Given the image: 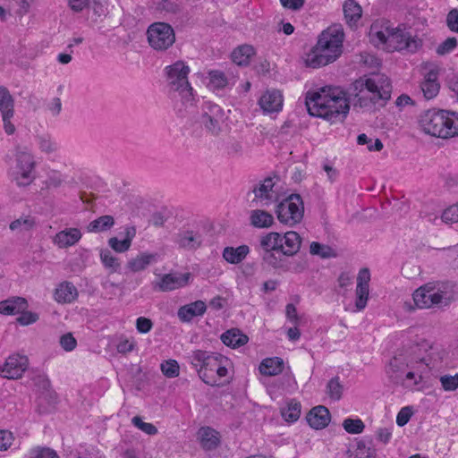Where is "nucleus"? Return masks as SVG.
I'll return each instance as SVG.
<instances>
[{"mask_svg": "<svg viewBox=\"0 0 458 458\" xmlns=\"http://www.w3.org/2000/svg\"><path fill=\"white\" fill-rule=\"evenodd\" d=\"M247 196H253L250 199L251 207L266 208L278 201L279 194L274 178L267 177L256 183Z\"/></svg>", "mask_w": 458, "mask_h": 458, "instance_id": "obj_11", "label": "nucleus"}, {"mask_svg": "<svg viewBox=\"0 0 458 458\" xmlns=\"http://www.w3.org/2000/svg\"><path fill=\"white\" fill-rule=\"evenodd\" d=\"M100 259L104 267L108 269L110 273H115L120 269L121 264L119 259L114 257L110 250H101Z\"/></svg>", "mask_w": 458, "mask_h": 458, "instance_id": "obj_41", "label": "nucleus"}, {"mask_svg": "<svg viewBox=\"0 0 458 458\" xmlns=\"http://www.w3.org/2000/svg\"><path fill=\"white\" fill-rule=\"evenodd\" d=\"M34 225V221L30 216L21 217L10 224V229L12 231L15 230H29Z\"/></svg>", "mask_w": 458, "mask_h": 458, "instance_id": "obj_52", "label": "nucleus"}, {"mask_svg": "<svg viewBox=\"0 0 458 458\" xmlns=\"http://www.w3.org/2000/svg\"><path fill=\"white\" fill-rule=\"evenodd\" d=\"M201 446L205 450L216 449L219 443L218 432L209 427H202L199 431Z\"/></svg>", "mask_w": 458, "mask_h": 458, "instance_id": "obj_27", "label": "nucleus"}, {"mask_svg": "<svg viewBox=\"0 0 458 458\" xmlns=\"http://www.w3.org/2000/svg\"><path fill=\"white\" fill-rule=\"evenodd\" d=\"M352 90L355 98L354 106L370 109L379 101L382 102L381 106H385L390 99L392 83L384 73H371L356 80L352 83Z\"/></svg>", "mask_w": 458, "mask_h": 458, "instance_id": "obj_3", "label": "nucleus"}, {"mask_svg": "<svg viewBox=\"0 0 458 458\" xmlns=\"http://www.w3.org/2000/svg\"><path fill=\"white\" fill-rule=\"evenodd\" d=\"M37 143L40 150L46 154H52L58 149V144L49 134L38 135Z\"/></svg>", "mask_w": 458, "mask_h": 458, "instance_id": "obj_39", "label": "nucleus"}, {"mask_svg": "<svg viewBox=\"0 0 458 458\" xmlns=\"http://www.w3.org/2000/svg\"><path fill=\"white\" fill-rule=\"evenodd\" d=\"M442 388L446 392L458 389V373L455 375H443L439 377Z\"/></svg>", "mask_w": 458, "mask_h": 458, "instance_id": "obj_49", "label": "nucleus"}, {"mask_svg": "<svg viewBox=\"0 0 458 458\" xmlns=\"http://www.w3.org/2000/svg\"><path fill=\"white\" fill-rule=\"evenodd\" d=\"M327 394L329 397L335 401H338L342 397L343 386L339 382V377H335L331 378L327 386Z\"/></svg>", "mask_w": 458, "mask_h": 458, "instance_id": "obj_45", "label": "nucleus"}, {"mask_svg": "<svg viewBox=\"0 0 458 458\" xmlns=\"http://www.w3.org/2000/svg\"><path fill=\"white\" fill-rule=\"evenodd\" d=\"M259 105L265 113H277L283 107V95L276 89L267 90L259 98Z\"/></svg>", "mask_w": 458, "mask_h": 458, "instance_id": "obj_17", "label": "nucleus"}, {"mask_svg": "<svg viewBox=\"0 0 458 458\" xmlns=\"http://www.w3.org/2000/svg\"><path fill=\"white\" fill-rule=\"evenodd\" d=\"M250 225L256 228H268L274 223V216L262 209H254L250 216Z\"/></svg>", "mask_w": 458, "mask_h": 458, "instance_id": "obj_32", "label": "nucleus"}, {"mask_svg": "<svg viewBox=\"0 0 458 458\" xmlns=\"http://www.w3.org/2000/svg\"><path fill=\"white\" fill-rule=\"evenodd\" d=\"M221 340L225 345L237 348L248 342V336L243 335L239 329H231L221 335Z\"/></svg>", "mask_w": 458, "mask_h": 458, "instance_id": "obj_33", "label": "nucleus"}, {"mask_svg": "<svg viewBox=\"0 0 458 458\" xmlns=\"http://www.w3.org/2000/svg\"><path fill=\"white\" fill-rule=\"evenodd\" d=\"M225 122L223 108L210 101L203 103L201 112L197 117L196 123L199 124L208 133L217 136L222 131Z\"/></svg>", "mask_w": 458, "mask_h": 458, "instance_id": "obj_10", "label": "nucleus"}, {"mask_svg": "<svg viewBox=\"0 0 458 458\" xmlns=\"http://www.w3.org/2000/svg\"><path fill=\"white\" fill-rule=\"evenodd\" d=\"M276 213L281 224L293 226L299 224L304 215V205L299 194H291L276 206Z\"/></svg>", "mask_w": 458, "mask_h": 458, "instance_id": "obj_9", "label": "nucleus"}, {"mask_svg": "<svg viewBox=\"0 0 458 458\" xmlns=\"http://www.w3.org/2000/svg\"><path fill=\"white\" fill-rule=\"evenodd\" d=\"M254 54L255 50L252 46L242 45L232 52L231 57L237 65L246 66L250 64V58Z\"/></svg>", "mask_w": 458, "mask_h": 458, "instance_id": "obj_31", "label": "nucleus"}, {"mask_svg": "<svg viewBox=\"0 0 458 458\" xmlns=\"http://www.w3.org/2000/svg\"><path fill=\"white\" fill-rule=\"evenodd\" d=\"M29 359L25 355H10L4 364L0 368V375L8 379H18L26 371Z\"/></svg>", "mask_w": 458, "mask_h": 458, "instance_id": "obj_15", "label": "nucleus"}, {"mask_svg": "<svg viewBox=\"0 0 458 458\" xmlns=\"http://www.w3.org/2000/svg\"><path fill=\"white\" fill-rule=\"evenodd\" d=\"M280 3L284 8L296 11L303 6L305 0H280Z\"/></svg>", "mask_w": 458, "mask_h": 458, "instance_id": "obj_62", "label": "nucleus"}, {"mask_svg": "<svg viewBox=\"0 0 458 458\" xmlns=\"http://www.w3.org/2000/svg\"><path fill=\"white\" fill-rule=\"evenodd\" d=\"M116 348L119 353H127L133 350L134 344L128 339H124L119 342Z\"/></svg>", "mask_w": 458, "mask_h": 458, "instance_id": "obj_64", "label": "nucleus"}, {"mask_svg": "<svg viewBox=\"0 0 458 458\" xmlns=\"http://www.w3.org/2000/svg\"><path fill=\"white\" fill-rule=\"evenodd\" d=\"M14 113V98L7 87L0 86V114Z\"/></svg>", "mask_w": 458, "mask_h": 458, "instance_id": "obj_37", "label": "nucleus"}, {"mask_svg": "<svg viewBox=\"0 0 458 458\" xmlns=\"http://www.w3.org/2000/svg\"><path fill=\"white\" fill-rule=\"evenodd\" d=\"M391 437L392 432L390 431V429L386 428H380L377 430V438L380 442L387 444L390 441Z\"/></svg>", "mask_w": 458, "mask_h": 458, "instance_id": "obj_63", "label": "nucleus"}, {"mask_svg": "<svg viewBox=\"0 0 458 458\" xmlns=\"http://www.w3.org/2000/svg\"><path fill=\"white\" fill-rule=\"evenodd\" d=\"M35 162L33 157L26 152H21L16 157V166L12 172V179L19 186H27L32 182Z\"/></svg>", "mask_w": 458, "mask_h": 458, "instance_id": "obj_13", "label": "nucleus"}, {"mask_svg": "<svg viewBox=\"0 0 458 458\" xmlns=\"http://www.w3.org/2000/svg\"><path fill=\"white\" fill-rule=\"evenodd\" d=\"M411 415L412 411L410 407L406 406L402 408L396 416V424L399 427H403L409 422Z\"/></svg>", "mask_w": 458, "mask_h": 458, "instance_id": "obj_56", "label": "nucleus"}, {"mask_svg": "<svg viewBox=\"0 0 458 458\" xmlns=\"http://www.w3.org/2000/svg\"><path fill=\"white\" fill-rule=\"evenodd\" d=\"M114 225V219L112 216L105 215L91 221L87 229L90 233H101L110 230Z\"/></svg>", "mask_w": 458, "mask_h": 458, "instance_id": "obj_35", "label": "nucleus"}, {"mask_svg": "<svg viewBox=\"0 0 458 458\" xmlns=\"http://www.w3.org/2000/svg\"><path fill=\"white\" fill-rule=\"evenodd\" d=\"M135 236V229L126 230V237L123 240H118L116 237H112L108 240L109 246L116 252H125L131 245L132 239Z\"/></svg>", "mask_w": 458, "mask_h": 458, "instance_id": "obj_34", "label": "nucleus"}, {"mask_svg": "<svg viewBox=\"0 0 458 458\" xmlns=\"http://www.w3.org/2000/svg\"><path fill=\"white\" fill-rule=\"evenodd\" d=\"M149 46L157 51L168 49L175 41L173 27L165 22H154L147 30Z\"/></svg>", "mask_w": 458, "mask_h": 458, "instance_id": "obj_12", "label": "nucleus"}, {"mask_svg": "<svg viewBox=\"0 0 458 458\" xmlns=\"http://www.w3.org/2000/svg\"><path fill=\"white\" fill-rule=\"evenodd\" d=\"M196 369L199 378L208 386H219L220 380L228 374L229 360L216 352L194 350L186 356Z\"/></svg>", "mask_w": 458, "mask_h": 458, "instance_id": "obj_4", "label": "nucleus"}, {"mask_svg": "<svg viewBox=\"0 0 458 458\" xmlns=\"http://www.w3.org/2000/svg\"><path fill=\"white\" fill-rule=\"evenodd\" d=\"M28 307L26 299L22 297H13L0 301V313L3 315H15Z\"/></svg>", "mask_w": 458, "mask_h": 458, "instance_id": "obj_24", "label": "nucleus"}, {"mask_svg": "<svg viewBox=\"0 0 458 458\" xmlns=\"http://www.w3.org/2000/svg\"><path fill=\"white\" fill-rule=\"evenodd\" d=\"M301 411V403L292 399L287 406L282 410V416L288 422H295L300 418Z\"/></svg>", "mask_w": 458, "mask_h": 458, "instance_id": "obj_38", "label": "nucleus"}, {"mask_svg": "<svg viewBox=\"0 0 458 458\" xmlns=\"http://www.w3.org/2000/svg\"><path fill=\"white\" fill-rule=\"evenodd\" d=\"M13 441L12 432L7 430H0V451L7 450Z\"/></svg>", "mask_w": 458, "mask_h": 458, "instance_id": "obj_60", "label": "nucleus"}, {"mask_svg": "<svg viewBox=\"0 0 458 458\" xmlns=\"http://www.w3.org/2000/svg\"><path fill=\"white\" fill-rule=\"evenodd\" d=\"M157 254L140 253L128 262V268L132 272L144 270L150 263L156 261Z\"/></svg>", "mask_w": 458, "mask_h": 458, "instance_id": "obj_36", "label": "nucleus"}, {"mask_svg": "<svg viewBox=\"0 0 458 458\" xmlns=\"http://www.w3.org/2000/svg\"><path fill=\"white\" fill-rule=\"evenodd\" d=\"M344 36V31L339 28L324 30L316 46L307 55L306 65L315 69L335 61L342 54Z\"/></svg>", "mask_w": 458, "mask_h": 458, "instance_id": "obj_5", "label": "nucleus"}, {"mask_svg": "<svg viewBox=\"0 0 458 458\" xmlns=\"http://www.w3.org/2000/svg\"><path fill=\"white\" fill-rule=\"evenodd\" d=\"M369 289L364 286H356L355 295V308L357 311H360L367 306L369 300Z\"/></svg>", "mask_w": 458, "mask_h": 458, "instance_id": "obj_46", "label": "nucleus"}, {"mask_svg": "<svg viewBox=\"0 0 458 458\" xmlns=\"http://www.w3.org/2000/svg\"><path fill=\"white\" fill-rule=\"evenodd\" d=\"M61 347L65 352H72L77 346V340L73 337L72 333H66L60 337L59 340Z\"/></svg>", "mask_w": 458, "mask_h": 458, "instance_id": "obj_54", "label": "nucleus"}, {"mask_svg": "<svg viewBox=\"0 0 458 458\" xmlns=\"http://www.w3.org/2000/svg\"><path fill=\"white\" fill-rule=\"evenodd\" d=\"M386 45L393 51L407 50L412 53L419 48L420 41L412 38L408 32L394 28Z\"/></svg>", "mask_w": 458, "mask_h": 458, "instance_id": "obj_14", "label": "nucleus"}, {"mask_svg": "<svg viewBox=\"0 0 458 458\" xmlns=\"http://www.w3.org/2000/svg\"><path fill=\"white\" fill-rule=\"evenodd\" d=\"M455 285L450 282H430L413 293V301L420 309L441 308L455 299Z\"/></svg>", "mask_w": 458, "mask_h": 458, "instance_id": "obj_7", "label": "nucleus"}, {"mask_svg": "<svg viewBox=\"0 0 458 458\" xmlns=\"http://www.w3.org/2000/svg\"><path fill=\"white\" fill-rule=\"evenodd\" d=\"M250 248L248 245H240L234 247H225L223 250V258L230 264L241 263L249 254Z\"/></svg>", "mask_w": 458, "mask_h": 458, "instance_id": "obj_28", "label": "nucleus"}, {"mask_svg": "<svg viewBox=\"0 0 458 458\" xmlns=\"http://www.w3.org/2000/svg\"><path fill=\"white\" fill-rule=\"evenodd\" d=\"M284 361L279 357L266 358L259 365V371L265 376H276L283 371Z\"/></svg>", "mask_w": 458, "mask_h": 458, "instance_id": "obj_30", "label": "nucleus"}, {"mask_svg": "<svg viewBox=\"0 0 458 458\" xmlns=\"http://www.w3.org/2000/svg\"><path fill=\"white\" fill-rule=\"evenodd\" d=\"M29 458H59V456L54 449L37 446L30 451Z\"/></svg>", "mask_w": 458, "mask_h": 458, "instance_id": "obj_48", "label": "nucleus"}, {"mask_svg": "<svg viewBox=\"0 0 458 458\" xmlns=\"http://www.w3.org/2000/svg\"><path fill=\"white\" fill-rule=\"evenodd\" d=\"M131 422L136 428H140L148 435L152 436L157 433V428L155 425L144 422L139 416H134L131 419Z\"/></svg>", "mask_w": 458, "mask_h": 458, "instance_id": "obj_50", "label": "nucleus"}, {"mask_svg": "<svg viewBox=\"0 0 458 458\" xmlns=\"http://www.w3.org/2000/svg\"><path fill=\"white\" fill-rule=\"evenodd\" d=\"M439 89L438 70L433 68L424 75V79L420 82V89L426 99H432L438 94Z\"/></svg>", "mask_w": 458, "mask_h": 458, "instance_id": "obj_19", "label": "nucleus"}, {"mask_svg": "<svg viewBox=\"0 0 458 458\" xmlns=\"http://www.w3.org/2000/svg\"><path fill=\"white\" fill-rule=\"evenodd\" d=\"M394 28L390 27L388 21L377 20L374 21L369 30V37L371 41L378 44H387L388 38L392 34Z\"/></svg>", "mask_w": 458, "mask_h": 458, "instance_id": "obj_20", "label": "nucleus"}, {"mask_svg": "<svg viewBox=\"0 0 458 458\" xmlns=\"http://www.w3.org/2000/svg\"><path fill=\"white\" fill-rule=\"evenodd\" d=\"M344 19L350 27L356 26L361 18L362 9L355 0H346L343 5Z\"/></svg>", "mask_w": 458, "mask_h": 458, "instance_id": "obj_26", "label": "nucleus"}, {"mask_svg": "<svg viewBox=\"0 0 458 458\" xmlns=\"http://www.w3.org/2000/svg\"><path fill=\"white\" fill-rule=\"evenodd\" d=\"M82 233L79 228L70 227L58 232L53 238V242L60 249L75 245L81 239Z\"/></svg>", "mask_w": 458, "mask_h": 458, "instance_id": "obj_18", "label": "nucleus"}, {"mask_svg": "<svg viewBox=\"0 0 458 458\" xmlns=\"http://www.w3.org/2000/svg\"><path fill=\"white\" fill-rule=\"evenodd\" d=\"M209 84L216 89H225L229 84V78L219 70L208 72Z\"/></svg>", "mask_w": 458, "mask_h": 458, "instance_id": "obj_40", "label": "nucleus"}, {"mask_svg": "<svg viewBox=\"0 0 458 458\" xmlns=\"http://www.w3.org/2000/svg\"><path fill=\"white\" fill-rule=\"evenodd\" d=\"M191 277L190 273L184 274H165L161 276L158 282L153 283V288L157 289L161 292H171L183 286H186L189 284V280Z\"/></svg>", "mask_w": 458, "mask_h": 458, "instance_id": "obj_16", "label": "nucleus"}, {"mask_svg": "<svg viewBox=\"0 0 458 458\" xmlns=\"http://www.w3.org/2000/svg\"><path fill=\"white\" fill-rule=\"evenodd\" d=\"M166 80L171 91L177 92L183 105L192 106L193 89L188 81L190 67L183 61H176L165 68Z\"/></svg>", "mask_w": 458, "mask_h": 458, "instance_id": "obj_8", "label": "nucleus"}, {"mask_svg": "<svg viewBox=\"0 0 458 458\" xmlns=\"http://www.w3.org/2000/svg\"><path fill=\"white\" fill-rule=\"evenodd\" d=\"M343 427L346 432L350 434H360L364 428V422L360 419H345L343 422Z\"/></svg>", "mask_w": 458, "mask_h": 458, "instance_id": "obj_47", "label": "nucleus"}, {"mask_svg": "<svg viewBox=\"0 0 458 458\" xmlns=\"http://www.w3.org/2000/svg\"><path fill=\"white\" fill-rule=\"evenodd\" d=\"M370 281V272L369 268H361L357 276V286H364L369 288Z\"/></svg>", "mask_w": 458, "mask_h": 458, "instance_id": "obj_61", "label": "nucleus"}, {"mask_svg": "<svg viewBox=\"0 0 458 458\" xmlns=\"http://www.w3.org/2000/svg\"><path fill=\"white\" fill-rule=\"evenodd\" d=\"M1 116H2L3 126H4V130L5 133L7 135H13L16 130L14 124L12 123V119L14 116V113L4 114H1Z\"/></svg>", "mask_w": 458, "mask_h": 458, "instance_id": "obj_59", "label": "nucleus"}, {"mask_svg": "<svg viewBox=\"0 0 458 458\" xmlns=\"http://www.w3.org/2000/svg\"><path fill=\"white\" fill-rule=\"evenodd\" d=\"M457 47V39L451 37L443 41L437 48V53L439 55H445L452 52Z\"/></svg>", "mask_w": 458, "mask_h": 458, "instance_id": "obj_53", "label": "nucleus"}, {"mask_svg": "<svg viewBox=\"0 0 458 458\" xmlns=\"http://www.w3.org/2000/svg\"><path fill=\"white\" fill-rule=\"evenodd\" d=\"M446 25L448 29L458 33V10L452 9L446 17Z\"/></svg>", "mask_w": 458, "mask_h": 458, "instance_id": "obj_57", "label": "nucleus"}, {"mask_svg": "<svg viewBox=\"0 0 458 458\" xmlns=\"http://www.w3.org/2000/svg\"><path fill=\"white\" fill-rule=\"evenodd\" d=\"M442 222L445 224H454L458 222V203L452 205L444 210L441 216Z\"/></svg>", "mask_w": 458, "mask_h": 458, "instance_id": "obj_51", "label": "nucleus"}, {"mask_svg": "<svg viewBox=\"0 0 458 458\" xmlns=\"http://www.w3.org/2000/svg\"><path fill=\"white\" fill-rule=\"evenodd\" d=\"M305 104L310 115L331 123L343 122L350 110L346 93L339 88H322L318 91H309Z\"/></svg>", "mask_w": 458, "mask_h": 458, "instance_id": "obj_2", "label": "nucleus"}, {"mask_svg": "<svg viewBox=\"0 0 458 458\" xmlns=\"http://www.w3.org/2000/svg\"><path fill=\"white\" fill-rule=\"evenodd\" d=\"M207 310V305L203 301H196L179 308L177 315L182 322L191 321L194 317L202 316Z\"/></svg>", "mask_w": 458, "mask_h": 458, "instance_id": "obj_22", "label": "nucleus"}, {"mask_svg": "<svg viewBox=\"0 0 458 458\" xmlns=\"http://www.w3.org/2000/svg\"><path fill=\"white\" fill-rule=\"evenodd\" d=\"M405 364L396 357L390 360L386 368V373L393 383L404 385L403 375L405 373Z\"/></svg>", "mask_w": 458, "mask_h": 458, "instance_id": "obj_29", "label": "nucleus"}, {"mask_svg": "<svg viewBox=\"0 0 458 458\" xmlns=\"http://www.w3.org/2000/svg\"><path fill=\"white\" fill-rule=\"evenodd\" d=\"M160 369L162 373L169 378H174L180 374V366L175 360H167L161 363Z\"/></svg>", "mask_w": 458, "mask_h": 458, "instance_id": "obj_43", "label": "nucleus"}, {"mask_svg": "<svg viewBox=\"0 0 458 458\" xmlns=\"http://www.w3.org/2000/svg\"><path fill=\"white\" fill-rule=\"evenodd\" d=\"M330 412L325 406L312 408L306 416L309 425L315 429L326 428L330 421Z\"/></svg>", "mask_w": 458, "mask_h": 458, "instance_id": "obj_21", "label": "nucleus"}, {"mask_svg": "<svg viewBox=\"0 0 458 458\" xmlns=\"http://www.w3.org/2000/svg\"><path fill=\"white\" fill-rule=\"evenodd\" d=\"M153 327L152 321L145 317H140L136 319V328L141 334L148 333Z\"/></svg>", "mask_w": 458, "mask_h": 458, "instance_id": "obj_58", "label": "nucleus"}, {"mask_svg": "<svg viewBox=\"0 0 458 458\" xmlns=\"http://www.w3.org/2000/svg\"><path fill=\"white\" fill-rule=\"evenodd\" d=\"M310 252L312 255L318 256L321 259L335 257V250L328 245L321 244L318 242H312L310 246Z\"/></svg>", "mask_w": 458, "mask_h": 458, "instance_id": "obj_42", "label": "nucleus"}, {"mask_svg": "<svg viewBox=\"0 0 458 458\" xmlns=\"http://www.w3.org/2000/svg\"><path fill=\"white\" fill-rule=\"evenodd\" d=\"M359 145H366L369 151H379L383 148V143L379 139H372L365 133H361L357 137Z\"/></svg>", "mask_w": 458, "mask_h": 458, "instance_id": "obj_44", "label": "nucleus"}, {"mask_svg": "<svg viewBox=\"0 0 458 458\" xmlns=\"http://www.w3.org/2000/svg\"><path fill=\"white\" fill-rule=\"evenodd\" d=\"M21 316L17 318V322L21 326H28L38 320V315L31 311L23 310Z\"/></svg>", "mask_w": 458, "mask_h": 458, "instance_id": "obj_55", "label": "nucleus"}, {"mask_svg": "<svg viewBox=\"0 0 458 458\" xmlns=\"http://www.w3.org/2000/svg\"><path fill=\"white\" fill-rule=\"evenodd\" d=\"M422 131L434 137L451 138L458 135V114L442 109L424 111L419 119Z\"/></svg>", "mask_w": 458, "mask_h": 458, "instance_id": "obj_6", "label": "nucleus"}, {"mask_svg": "<svg viewBox=\"0 0 458 458\" xmlns=\"http://www.w3.org/2000/svg\"><path fill=\"white\" fill-rule=\"evenodd\" d=\"M176 242L181 248L194 250L201 245L202 236L193 231H182L177 234Z\"/></svg>", "mask_w": 458, "mask_h": 458, "instance_id": "obj_25", "label": "nucleus"}, {"mask_svg": "<svg viewBox=\"0 0 458 458\" xmlns=\"http://www.w3.org/2000/svg\"><path fill=\"white\" fill-rule=\"evenodd\" d=\"M301 245V238L294 231L284 234L276 232L267 233L259 240L262 261L275 269L287 271L291 266L288 258L297 254Z\"/></svg>", "mask_w": 458, "mask_h": 458, "instance_id": "obj_1", "label": "nucleus"}, {"mask_svg": "<svg viewBox=\"0 0 458 458\" xmlns=\"http://www.w3.org/2000/svg\"><path fill=\"white\" fill-rule=\"evenodd\" d=\"M78 290L71 282L64 281L57 285L54 293V299L58 303H71L78 297Z\"/></svg>", "mask_w": 458, "mask_h": 458, "instance_id": "obj_23", "label": "nucleus"}]
</instances>
